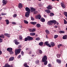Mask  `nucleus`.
Masks as SVG:
<instances>
[{
  "mask_svg": "<svg viewBox=\"0 0 67 67\" xmlns=\"http://www.w3.org/2000/svg\"><path fill=\"white\" fill-rule=\"evenodd\" d=\"M25 10L27 12L25 13V16L26 18H28L29 16V15H30V11L31 10L30 9V8L28 7L25 8Z\"/></svg>",
  "mask_w": 67,
  "mask_h": 67,
  "instance_id": "f257e3e1",
  "label": "nucleus"
},
{
  "mask_svg": "<svg viewBox=\"0 0 67 67\" xmlns=\"http://www.w3.org/2000/svg\"><path fill=\"white\" fill-rule=\"evenodd\" d=\"M47 58L46 55H44L42 59V62H44V65H46L47 64L48 62L47 61Z\"/></svg>",
  "mask_w": 67,
  "mask_h": 67,
  "instance_id": "f03ea898",
  "label": "nucleus"
},
{
  "mask_svg": "<svg viewBox=\"0 0 67 67\" xmlns=\"http://www.w3.org/2000/svg\"><path fill=\"white\" fill-rule=\"evenodd\" d=\"M53 23L54 24H56V21L55 20H50L47 22V24L48 25H52L53 24Z\"/></svg>",
  "mask_w": 67,
  "mask_h": 67,
  "instance_id": "7ed1b4c3",
  "label": "nucleus"
},
{
  "mask_svg": "<svg viewBox=\"0 0 67 67\" xmlns=\"http://www.w3.org/2000/svg\"><path fill=\"white\" fill-rule=\"evenodd\" d=\"M21 50V49L20 48H19L18 49H15V55H17V54H19L20 53Z\"/></svg>",
  "mask_w": 67,
  "mask_h": 67,
  "instance_id": "20e7f679",
  "label": "nucleus"
},
{
  "mask_svg": "<svg viewBox=\"0 0 67 67\" xmlns=\"http://www.w3.org/2000/svg\"><path fill=\"white\" fill-rule=\"evenodd\" d=\"M48 43H49L48 41H46L44 43V44L46 45L47 46H48V47H51V45L50 44Z\"/></svg>",
  "mask_w": 67,
  "mask_h": 67,
  "instance_id": "39448f33",
  "label": "nucleus"
},
{
  "mask_svg": "<svg viewBox=\"0 0 67 67\" xmlns=\"http://www.w3.org/2000/svg\"><path fill=\"white\" fill-rule=\"evenodd\" d=\"M8 3V1H7L5 0H3L2 1V3L3 5L4 6L7 3Z\"/></svg>",
  "mask_w": 67,
  "mask_h": 67,
  "instance_id": "423d86ee",
  "label": "nucleus"
},
{
  "mask_svg": "<svg viewBox=\"0 0 67 67\" xmlns=\"http://www.w3.org/2000/svg\"><path fill=\"white\" fill-rule=\"evenodd\" d=\"M36 19H38L39 20L41 19V16L40 15H36L35 16Z\"/></svg>",
  "mask_w": 67,
  "mask_h": 67,
  "instance_id": "0eeeda50",
  "label": "nucleus"
},
{
  "mask_svg": "<svg viewBox=\"0 0 67 67\" xmlns=\"http://www.w3.org/2000/svg\"><path fill=\"white\" fill-rule=\"evenodd\" d=\"M47 8L48 10H52L53 8V7L51 5H48Z\"/></svg>",
  "mask_w": 67,
  "mask_h": 67,
  "instance_id": "6e6552de",
  "label": "nucleus"
},
{
  "mask_svg": "<svg viewBox=\"0 0 67 67\" xmlns=\"http://www.w3.org/2000/svg\"><path fill=\"white\" fill-rule=\"evenodd\" d=\"M14 58L13 57H10L9 60V61H13V60H14Z\"/></svg>",
  "mask_w": 67,
  "mask_h": 67,
  "instance_id": "1a4fd4ad",
  "label": "nucleus"
},
{
  "mask_svg": "<svg viewBox=\"0 0 67 67\" xmlns=\"http://www.w3.org/2000/svg\"><path fill=\"white\" fill-rule=\"evenodd\" d=\"M27 38H28L29 41H31V40H33V38L32 37H30V36H28Z\"/></svg>",
  "mask_w": 67,
  "mask_h": 67,
  "instance_id": "9d476101",
  "label": "nucleus"
},
{
  "mask_svg": "<svg viewBox=\"0 0 67 67\" xmlns=\"http://www.w3.org/2000/svg\"><path fill=\"white\" fill-rule=\"evenodd\" d=\"M22 7H23V6L22 5V4L21 3H19V4L18 5V7L19 8H20V9H21L22 8Z\"/></svg>",
  "mask_w": 67,
  "mask_h": 67,
  "instance_id": "9b49d317",
  "label": "nucleus"
},
{
  "mask_svg": "<svg viewBox=\"0 0 67 67\" xmlns=\"http://www.w3.org/2000/svg\"><path fill=\"white\" fill-rule=\"evenodd\" d=\"M31 12H33L34 11H35V10H36V9L35 8H34L33 7H31Z\"/></svg>",
  "mask_w": 67,
  "mask_h": 67,
  "instance_id": "f8f14e48",
  "label": "nucleus"
},
{
  "mask_svg": "<svg viewBox=\"0 0 67 67\" xmlns=\"http://www.w3.org/2000/svg\"><path fill=\"white\" fill-rule=\"evenodd\" d=\"M7 51H9V52L12 51V48H8L7 49Z\"/></svg>",
  "mask_w": 67,
  "mask_h": 67,
  "instance_id": "ddd939ff",
  "label": "nucleus"
},
{
  "mask_svg": "<svg viewBox=\"0 0 67 67\" xmlns=\"http://www.w3.org/2000/svg\"><path fill=\"white\" fill-rule=\"evenodd\" d=\"M45 12L47 13H50L51 11L48 9H46L45 10Z\"/></svg>",
  "mask_w": 67,
  "mask_h": 67,
  "instance_id": "4468645a",
  "label": "nucleus"
},
{
  "mask_svg": "<svg viewBox=\"0 0 67 67\" xmlns=\"http://www.w3.org/2000/svg\"><path fill=\"white\" fill-rule=\"evenodd\" d=\"M14 41H15V43L16 45H19L20 44V42H18L17 40H15Z\"/></svg>",
  "mask_w": 67,
  "mask_h": 67,
  "instance_id": "2eb2a0df",
  "label": "nucleus"
},
{
  "mask_svg": "<svg viewBox=\"0 0 67 67\" xmlns=\"http://www.w3.org/2000/svg\"><path fill=\"white\" fill-rule=\"evenodd\" d=\"M63 40H66L67 39V35H65L63 37Z\"/></svg>",
  "mask_w": 67,
  "mask_h": 67,
  "instance_id": "dca6fc26",
  "label": "nucleus"
},
{
  "mask_svg": "<svg viewBox=\"0 0 67 67\" xmlns=\"http://www.w3.org/2000/svg\"><path fill=\"white\" fill-rule=\"evenodd\" d=\"M57 62L59 64H61V62L62 61L60 60L57 59L56 60Z\"/></svg>",
  "mask_w": 67,
  "mask_h": 67,
  "instance_id": "f3484780",
  "label": "nucleus"
},
{
  "mask_svg": "<svg viewBox=\"0 0 67 67\" xmlns=\"http://www.w3.org/2000/svg\"><path fill=\"white\" fill-rule=\"evenodd\" d=\"M4 35L5 36H6L7 37H10V35L6 33L4 34Z\"/></svg>",
  "mask_w": 67,
  "mask_h": 67,
  "instance_id": "a211bd4d",
  "label": "nucleus"
},
{
  "mask_svg": "<svg viewBox=\"0 0 67 67\" xmlns=\"http://www.w3.org/2000/svg\"><path fill=\"white\" fill-rule=\"evenodd\" d=\"M61 6L63 8H65L66 6L63 3H61Z\"/></svg>",
  "mask_w": 67,
  "mask_h": 67,
  "instance_id": "6ab92c4d",
  "label": "nucleus"
},
{
  "mask_svg": "<svg viewBox=\"0 0 67 67\" xmlns=\"http://www.w3.org/2000/svg\"><path fill=\"white\" fill-rule=\"evenodd\" d=\"M50 44L51 46H52L53 47V46H55V43H54L53 42H51L50 43Z\"/></svg>",
  "mask_w": 67,
  "mask_h": 67,
  "instance_id": "aec40b11",
  "label": "nucleus"
},
{
  "mask_svg": "<svg viewBox=\"0 0 67 67\" xmlns=\"http://www.w3.org/2000/svg\"><path fill=\"white\" fill-rule=\"evenodd\" d=\"M43 44L44 43H43V42H41L39 43V45H40V46H42V45H43Z\"/></svg>",
  "mask_w": 67,
  "mask_h": 67,
  "instance_id": "412c9836",
  "label": "nucleus"
},
{
  "mask_svg": "<svg viewBox=\"0 0 67 67\" xmlns=\"http://www.w3.org/2000/svg\"><path fill=\"white\" fill-rule=\"evenodd\" d=\"M64 45H63V44H58V48H59L60 47H61V46H63Z\"/></svg>",
  "mask_w": 67,
  "mask_h": 67,
  "instance_id": "4be33fe9",
  "label": "nucleus"
},
{
  "mask_svg": "<svg viewBox=\"0 0 67 67\" xmlns=\"http://www.w3.org/2000/svg\"><path fill=\"white\" fill-rule=\"evenodd\" d=\"M5 21L6 22V24L7 25H8V24L9 23V20H8V19H6L5 20Z\"/></svg>",
  "mask_w": 67,
  "mask_h": 67,
  "instance_id": "5701e85b",
  "label": "nucleus"
},
{
  "mask_svg": "<svg viewBox=\"0 0 67 67\" xmlns=\"http://www.w3.org/2000/svg\"><path fill=\"white\" fill-rule=\"evenodd\" d=\"M30 35H32V36H34L35 35V33L34 32L31 33L30 34Z\"/></svg>",
  "mask_w": 67,
  "mask_h": 67,
  "instance_id": "b1692460",
  "label": "nucleus"
},
{
  "mask_svg": "<svg viewBox=\"0 0 67 67\" xmlns=\"http://www.w3.org/2000/svg\"><path fill=\"white\" fill-rule=\"evenodd\" d=\"M41 21L42 22H45V20L44 18H42L41 19Z\"/></svg>",
  "mask_w": 67,
  "mask_h": 67,
  "instance_id": "393cba45",
  "label": "nucleus"
},
{
  "mask_svg": "<svg viewBox=\"0 0 67 67\" xmlns=\"http://www.w3.org/2000/svg\"><path fill=\"white\" fill-rule=\"evenodd\" d=\"M30 23L31 24H33V25H35L36 24V22H31Z\"/></svg>",
  "mask_w": 67,
  "mask_h": 67,
  "instance_id": "a878e982",
  "label": "nucleus"
},
{
  "mask_svg": "<svg viewBox=\"0 0 67 67\" xmlns=\"http://www.w3.org/2000/svg\"><path fill=\"white\" fill-rule=\"evenodd\" d=\"M36 26L37 27H40L41 26V25L39 24H36Z\"/></svg>",
  "mask_w": 67,
  "mask_h": 67,
  "instance_id": "bb28decb",
  "label": "nucleus"
},
{
  "mask_svg": "<svg viewBox=\"0 0 67 67\" xmlns=\"http://www.w3.org/2000/svg\"><path fill=\"white\" fill-rule=\"evenodd\" d=\"M46 33L47 34H49V31L48 30H46L45 31Z\"/></svg>",
  "mask_w": 67,
  "mask_h": 67,
  "instance_id": "cd10ccee",
  "label": "nucleus"
},
{
  "mask_svg": "<svg viewBox=\"0 0 67 67\" xmlns=\"http://www.w3.org/2000/svg\"><path fill=\"white\" fill-rule=\"evenodd\" d=\"M64 14L65 16L66 17H67V12H64Z\"/></svg>",
  "mask_w": 67,
  "mask_h": 67,
  "instance_id": "c85d7f7f",
  "label": "nucleus"
},
{
  "mask_svg": "<svg viewBox=\"0 0 67 67\" xmlns=\"http://www.w3.org/2000/svg\"><path fill=\"white\" fill-rule=\"evenodd\" d=\"M54 14L53 13H50V16H54Z\"/></svg>",
  "mask_w": 67,
  "mask_h": 67,
  "instance_id": "c756f323",
  "label": "nucleus"
},
{
  "mask_svg": "<svg viewBox=\"0 0 67 67\" xmlns=\"http://www.w3.org/2000/svg\"><path fill=\"white\" fill-rule=\"evenodd\" d=\"M24 22L25 24H28V23H29L28 21H27L25 20H24Z\"/></svg>",
  "mask_w": 67,
  "mask_h": 67,
  "instance_id": "7c9ffc66",
  "label": "nucleus"
},
{
  "mask_svg": "<svg viewBox=\"0 0 67 67\" xmlns=\"http://www.w3.org/2000/svg\"><path fill=\"white\" fill-rule=\"evenodd\" d=\"M58 35H55L54 36V38H57V37H58Z\"/></svg>",
  "mask_w": 67,
  "mask_h": 67,
  "instance_id": "2f4dec72",
  "label": "nucleus"
},
{
  "mask_svg": "<svg viewBox=\"0 0 67 67\" xmlns=\"http://www.w3.org/2000/svg\"><path fill=\"white\" fill-rule=\"evenodd\" d=\"M64 24H67V21H66V20L65 19H64Z\"/></svg>",
  "mask_w": 67,
  "mask_h": 67,
  "instance_id": "473e14b6",
  "label": "nucleus"
},
{
  "mask_svg": "<svg viewBox=\"0 0 67 67\" xmlns=\"http://www.w3.org/2000/svg\"><path fill=\"white\" fill-rule=\"evenodd\" d=\"M48 67H52V64L50 63H49L48 64Z\"/></svg>",
  "mask_w": 67,
  "mask_h": 67,
  "instance_id": "72a5a7b5",
  "label": "nucleus"
},
{
  "mask_svg": "<svg viewBox=\"0 0 67 67\" xmlns=\"http://www.w3.org/2000/svg\"><path fill=\"white\" fill-rule=\"evenodd\" d=\"M29 41V39L27 38V37L25 38V41Z\"/></svg>",
  "mask_w": 67,
  "mask_h": 67,
  "instance_id": "f704fd0d",
  "label": "nucleus"
},
{
  "mask_svg": "<svg viewBox=\"0 0 67 67\" xmlns=\"http://www.w3.org/2000/svg\"><path fill=\"white\" fill-rule=\"evenodd\" d=\"M40 40V37H37L36 38V41H39Z\"/></svg>",
  "mask_w": 67,
  "mask_h": 67,
  "instance_id": "c9c22d12",
  "label": "nucleus"
},
{
  "mask_svg": "<svg viewBox=\"0 0 67 67\" xmlns=\"http://www.w3.org/2000/svg\"><path fill=\"white\" fill-rule=\"evenodd\" d=\"M37 13H38V12H37V11H34V14H37Z\"/></svg>",
  "mask_w": 67,
  "mask_h": 67,
  "instance_id": "e433bc0d",
  "label": "nucleus"
},
{
  "mask_svg": "<svg viewBox=\"0 0 67 67\" xmlns=\"http://www.w3.org/2000/svg\"><path fill=\"white\" fill-rule=\"evenodd\" d=\"M57 56L58 58H59L60 56V55L59 54H57Z\"/></svg>",
  "mask_w": 67,
  "mask_h": 67,
  "instance_id": "4c0bfd02",
  "label": "nucleus"
},
{
  "mask_svg": "<svg viewBox=\"0 0 67 67\" xmlns=\"http://www.w3.org/2000/svg\"><path fill=\"white\" fill-rule=\"evenodd\" d=\"M39 60H38L36 61V64H38L39 63Z\"/></svg>",
  "mask_w": 67,
  "mask_h": 67,
  "instance_id": "58836bf2",
  "label": "nucleus"
},
{
  "mask_svg": "<svg viewBox=\"0 0 67 67\" xmlns=\"http://www.w3.org/2000/svg\"><path fill=\"white\" fill-rule=\"evenodd\" d=\"M10 54H13V52L12 51L9 52Z\"/></svg>",
  "mask_w": 67,
  "mask_h": 67,
  "instance_id": "ea45409f",
  "label": "nucleus"
},
{
  "mask_svg": "<svg viewBox=\"0 0 67 67\" xmlns=\"http://www.w3.org/2000/svg\"><path fill=\"white\" fill-rule=\"evenodd\" d=\"M21 55L22 56H23L24 55V52H23V51L21 52Z\"/></svg>",
  "mask_w": 67,
  "mask_h": 67,
  "instance_id": "a19ab883",
  "label": "nucleus"
},
{
  "mask_svg": "<svg viewBox=\"0 0 67 67\" xmlns=\"http://www.w3.org/2000/svg\"><path fill=\"white\" fill-rule=\"evenodd\" d=\"M19 39L20 40H22V37L21 36H19Z\"/></svg>",
  "mask_w": 67,
  "mask_h": 67,
  "instance_id": "79ce46f5",
  "label": "nucleus"
},
{
  "mask_svg": "<svg viewBox=\"0 0 67 67\" xmlns=\"http://www.w3.org/2000/svg\"><path fill=\"white\" fill-rule=\"evenodd\" d=\"M60 33H64L65 31H60Z\"/></svg>",
  "mask_w": 67,
  "mask_h": 67,
  "instance_id": "37998d69",
  "label": "nucleus"
},
{
  "mask_svg": "<svg viewBox=\"0 0 67 67\" xmlns=\"http://www.w3.org/2000/svg\"><path fill=\"white\" fill-rule=\"evenodd\" d=\"M31 53H32V51L31 50H30V51L29 52L28 54H31Z\"/></svg>",
  "mask_w": 67,
  "mask_h": 67,
  "instance_id": "c03bdc74",
  "label": "nucleus"
},
{
  "mask_svg": "<svg viewBox=\"0 0 67 67\" xmlns=\"http://www.w3.org/2000/svg\"><path fill=\"white\" fill-rule=\"evenodd\" d=\"M35 29H32V32H35Z\"/></svg>",
  "mask_w": 67,
  "mask_h": 67,
  "instance_id": "a18cd8bd",
  "label": "nucleus"
},
{
  "mask_svg": "<svg viewBox=\"0 0 67 67\" xmlns=\"http://www.w3.org/2000/svg\"><path fill=\"white\" fill-rule=\"evenodd\" d=\"M39 53H40V54H42V51H41V50H39Z\"/></svg>",
  "mask_w": 67,
  "mask_h": 67,
  "instance_id": "49530a36",
  "label": "nucleus"
},
{
  "mask_svg": "<svg viewBox=\"0 0 67 67\" xmlns=\"http://www.w3.org/2000/svg\"><path fill=\"white\" fill-rule=\"evenodd\" d=\"M27 63H24V66L25 67H26V66H27Z\"/></svg>",
  "mask_w": 67,
  "mask_h": 67,
  "instance_id": "de8ad7c7",
  "label": "nucleus"
},
{
  "mask_svg": "<svg viewBox=\"0 0 67 67\" xmlns=\"http://www.w3.org/2000/svg\"><path fill=\"white\" fill-rule=\"evenodd\" d=\"M31 20H32V21H33L34 20V19L33 17H31Z\"/></svg>",
  "mask_w": 67,
  "mask_h": 67,
  "instance_id": "09e8293b",
  "label": "nucleus"
},
{
  "mask_svg": "<svg viewBox=\"0 0 67 67\" xmlns=\"http://www.w3.org/2000/svg\"><path fill=\"white\" fill-rule=\"evenodd\" d=\"M2 39L1 38H0V43H2Z\"/></svg>",
  "mask_w": 67,
  "mask_h": 67,
  "instance_id": "8fccbe9b",
  "label": "nucleus"
},
{
  "mask_svg": "<svg viewBox=\"0 0 67 67\" xmlns=\"http://www.w3.org/2000/svg\"><path fill=\"white\" fill-rule=\"evenodd\" d=\"M16 16H17V15H16V14H15L13 16V17H14V18H15V17H16Z\"/></svg>",
  "mask_w": 67,
  "mask_h": 67,
  "instance_id": "3c124183",
  "label": "nucleus"
},
{
  "mask_svg": "<svg viewBox=\"0 0 67 67\" xmlns=\"http://www.w3.org/2000/svg\"><path fill=\"white\" fill-rule=\"evenodd\" d=\"M2 15H6V14L4 13H2L1 14Z\"/></svg>",
  "mask_w": 67,
  "mask_h": 67,
  "instance_id": "603ef678",
  "label": "nucleus"
},
{
  "mask_svg": "<svg viewBox=\"0 0 67 67\" xmlns=\"http://www.w3.org/2000/svg\"><path fill=\"white\" fill-rule=\"evenodd\" d=\"M21 55H20L18 56V58H21Z\"/></svg>",
  "mask_w": 67,
  "mask_h": 67,
  "instance_id": "864d4df0",
  "label": "nucleus"
},
{
  "mask_svg": "<svg viewBox=\"0 0 67 67\" xmlns=\"http://www.w3.org/2000/svg\"><path fill=\"white\" fill-rule=\"evenodd\" d=\"M12 24H16V23H15V22H12Z\"/></svg>",
  "mask_w": 67,
  "mask_h": 67,
  "instance_id": "5fc2aeb1",
  "label": "nucleus"
},
{
  "mask_svg": "<svg viewBox=\"0 0 67 67\" xmlns=\"http://www.w3.org/2000/svg\"><path fill=\"white\" fill-rule=\"evenodd\" d=\"M29 30L30 32H32V29H29Z\"/></svg>",
  "mask_w": 67,
  "mask_h": 67,
  "instance_id": "6e6d98bb",
  "label": "nucleus"
},
{
  "mask_svg": "<svg viewBox=\"0 0 67 67\" xmlns=\"http://www.w3.org/2000/svg\"><path fill=\"white\" fill-rule=\"evenodd\" d=\"M1 16V15L0 14V16ZM2 19V17H0V20H1Z\"/></svg>",
  "mask_w": 67,
  "mask_h": 67,
  "instance_id": "4d7b16f0",
  "label": "nucleus"
},
{
  "mask_svg": "<svg viewBox=\"0 0 67 67\" xmlns=\"http://www.w3.org/2000/svg\"><path fill=\"white\" fill-rule=\"evenodd\" d=\"M21 47H22L20 45L18 46V48H20Z\"/></svg>",
  "mask_w": 67,
  "mask_h": 67,
  "instance_id": "13d9d810",
  "label": "nucleus"
},
{
  "mask_svg": "<svg viewBox=\"0 0 67 67\" xmlns=\"http://www.w3.org/2000/svg\"><path fill=\"white\" fill-rule=\"evenodd\" d=\"M2 53V51H0V55H1Z\"/></svg>",
  "mask_w": 67,
  "mask_h": 67,
  "instance_id": "bf43d9fd",
  "label": "nucleus"
},
{
  "mask_svg": "<svg viewBox=\"0 0 67 67\" xmlns=\"http://www.w3.org/2000/svg\"><path fill=\"white\" fill-rule=\"evenodd\" d=\"M43 16L45 18H47V17L46 16V15H44Z\"/></svg>",
  "mask_w": 67,
  "mask_h": 67,
  "instance_id": "052dcab7",
  "label": "nucleus"
},
{
  "mask_svg": "<svg viewBox=\"0 0 67 67\" xmlns=\"http://www.w3.org/2000/svg\"><path fill=\"white\" fill-rule=\"evenodd\" d=\"M28 49H29V48H26V51H27V50H28Z\"/></svg>",
  "mask_w": 67,
  "mask_h": 67,
  "instance_id": "680f3d73",
  "label": "nucleus"
},
{
  "mask_svg": "<svg viewBox=\"0 0 67 67\" xmlns=\"http://www.w3.org/2000/svg\"><path fill=\"white\" fill-rule=\"evenodd\" d=\"M55 28H57V27H58L57 26L55 25Z\"/></svg>",
  "mask_w": 67,
  "mask_h": 67,
  "instance_id": "e2e57ef3",
  "label": "nucleus"
},
{
  "mask_svg": "<svg viewBox=\"0 0 67 67\" xmlns=\"http://www.w3.org/2000/svg\"><path fill=\"white\" fill-rule=\"evenodd\" d=\"M46 37L47 38H48V37H47V35H46Z\"/></svg>",
  "mask_w": 67,
  "mask_h": 67,
  "instance_id": "0e129e2a",
  "label": "nucleus"
},
{
  "mask_svg": "<svg viewBox=\"0 0 67 67\" xmlns=\"http://www.w3.org/2000/svg\"><path fill=\"white\" fill-rule=\"evenodd\" d=\"M52 1H55L56 0H52Z\"/></svg>",
  "mask_w": 67,
  "mask_h": 67,
  "instance_id": "69168bd1",
  "label": "nucleus"
},
{
  "mask_svg": "<svg viewBox=\"0 0 67 67\" xmlns=\"http://www.w3.org/2000/svg\"><path fill=\"white\" fill-rule=\"evenodd\" d=\"M25 67H29V66L28 65H27V66H25Z\"/></svg>",
  "mask_w": 67,
  "mask_h": 67,
  "instance_id": "338daca9",
  "label": "nucleus"
},
{
  "mask_svg": "<svg viewBox=\"0 0 67 67\" xmlns=\"http://www.w3.org/2000/svg\"><path fill=\"white\" fill-rule=\"evenodd\" d=\"M19 27H22V26H21V25L19 26Z\"/></svg>",
  "mask_w": 67,
  "mask_h": 67,
  "instance_id": "774afa93",
  "label": "nucleus"
}]
</instances>
